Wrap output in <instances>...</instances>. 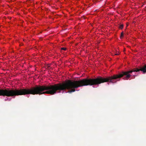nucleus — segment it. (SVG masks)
Instances as JSON below:
<instances>
[{"instance_id": "1", "label": "nucleus", "mask_w": 146, "mask_h": 146, "mask_svg": "<svg viewBox=\"0 0 146 146\" xmlns=\"http://www.w3.org/2000/svg\"><path fill=\"white\" fill-rule=\"evenodd\" d=\"M142 71L143 73H146V64L140 68H136L128 71H123L118 74H115L111 76L104 78L99 76L96 78H86L80 80V87L84 86L97 85L102 83L109 82L113 83H115L120 80V78L124 76H126L123 78L124 80H128L131 76L130 73L133 72Z\"/></svg>"}, {"instance_id": "2", "label": "nucleus", "mask_w": 146, "mask_h": 146, "mask_svg": "<svg viewBox=\"0 0 146 146\" xmlns=\"http://www.w3.org/2000/svg\"><path fill=\"white\" fill-rule=\"evenodd\" d=\"M123 25H121L119 26V28L121 29H123Z\"/></svg>"}, {"instance_id": "3", "label": "nucleus", "mask_w": 146, "mask_h": 146, "mask_svg": "<svg viewBox=\"0 0 146 146\" xmlns=\"http://www.w3.org/2000/svg\"><path fill=\"white\" fill-rule=\"evenodd\" d=\"M61 49L65 50H66V48L62 47L61 48Z\"/></svg>"}, {"instance_id": "4", "label": "nucleus", "mask_w": 146, "mask_h": 146, "mask_svg": "<svg viewBox=\"0 0 146 146\" xmlns=\"http://www.w3.org/2000/svg\"><path fill=\"white\" fill-rule=\"evenodd\" d=\"M123 32H122L121 34V36H120L121 38L123 37Z\"/></svg>"}, {"instance_id": "5", "label": "nucleus", "mask_w": 146, "mask_h": 146, "mask_svg": "<svg viewBox=\"0 0 146 146\" xmlns=\"http://www.w3.org/2000/svg\"><path fill=\"white\" fill-rule=\"evenodd\" d=\"M118 54H115V55H118Z\"/></svg>"}]
</instances>
